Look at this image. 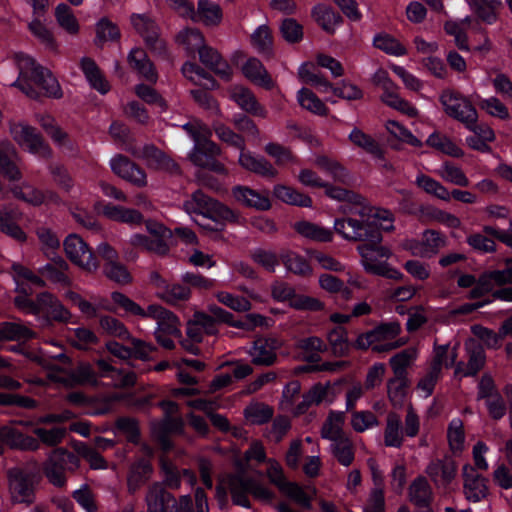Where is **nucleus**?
Here are the masks:
<instances>
[{"label":"nucleus","instance_id":"nucleus-1","mask_svg":"<svg viewBox=\"0 0 512 512\" xmlns=\"http://www.w3.org/2000/svg\"><path fill=\"white\" fill-rule=\"evenodd\" d=\"M334 230L342 238L351 242H363L357 247L361 256V263L365 271L376 274L382 262H377L374 246L382 241V233L375 221L358 220L355 217L347 216L336 219Z\"/></svg>","mask_w":512,"mask_h":512},{"label":"nucleus","instance_id":"nucleus-2","mask_svg":"<svg viewBox=\"0 0 512 512\" xmlns=\"http://www.w3.org/2000/svg\"><path fill=\"white\" fill-rule=\"evenodd\" d=\"M183 129L194 141V147L188 155L189 160L195 166L220 175H228V169L216 159L221 155L222 150L218 144L210 140V130L197 121L184 124Z\"/></svg>","mask_w":512,"mask_h":512},{"label":"nucleus","instance_id":"nucleus-3","mask_svg":"<svg viewBox=\"0 0 512 512\" xmlns=\"http://www.w3.org/2000/svg\"><path fill=\"white\" fill-rule=\"evenodd\" d=\"M111 298L114 303L119 305L127 313L140 316L142 318H152L157 321V329L155 332L165 333L167 335H179V319L171 311L166 308L152 304L143 309L140 305L134 302L121 292H113Z\"/></svg>","mask_w":512,"mask_h":512},{"label":"nucleus","instance_id":"nucleus-4","mask_svg":"<svg viewBox=\"0 0 512 512\" xmlns=\"http://www.w3.org/2000/svg\"><path fill=\"white\" fill-rule=\"evenodd\" d=\"M80 468V460L64 447L53 449L43 463V473L48 482L55 487L63 488L67 484V474Z\"/></svg>","mask_w":512,"mask_h":512},{"label":"nucleus","instance_id":"nucleus-5","mask_svg":"<svg viewBox=\"0 0 512 512\" xmlns=\"http://www.w3.org/2000/svg\"><path fill=\"white\" fill-rule=\"evenodd\" d=\"M188 214L202 215L214 222H236L238 215L228 206L204 194L201 190L192 193L191 197L183 203Z\"/></svg>","mask_w":512,"mask_h":512},{"label":"nucleus","instance_id":"nucleus-6","mask_svg":"<svg viewBox=\"0 0 512 512\" xmlns=\"http://www.w3.org/2000/svg\"><path fill=\"white\" fill-rule=\"evenodd\" d=\"M16 61L20 70V76L24 78L28 72H31V80L44 91L45 96L55 99L63 96L57 79L48 69L36 64L33 58L25 54H17Z\"/></svg>","mask_w":512,"mask_h":512},{"label":"nucleus","instance_id":"nucleus-7","mask_svg":"<svg viewBox=\"0 0 512 512\" xmlns=\"http://www.w3.org/2000/svg\"><path fill=\"white\" fill-rule=\"evenodd\" d=\"M439 100L445 113L461 122L462 124H473L478 121V113L471 101L460 92L453 89L443 90Z\"/></svg>","mask_w":512,"mask_h":512},{"label":"nucleus","instance_id":"nucleus-8","mask_svg":"<svg viewBox=\"0 0 512 512\" xmlns=\"http://www.w3.org/2000/svg\"><path fill=\"white\" fill-rule=\"evenodd\" d=\"M10 134L23 149L43 158H51L52 149L36 128L24 123H11Z\"/></svg>","mask_w":512,"mask_h":512},{"label":"nucleus","instance_id":"nucleus-9","mask_svg":"<svg viewBox=\"0 0 512 512\" xmlns=\"http://www.w3.org/2000/svg\"><path fill=\"white\" fill-rule=\"evenodd\" d=\"M11 499L15 503L30 505L35 501V475L20 467L7 472Z\"/></svg>","mask_w":512,"mask_h":512},{"label":"nucleus","instance_id":"nucleus-10","mask_svg":"<svg viewBox=\"0 0 512 512\" xmlns=\"http://www.w3.org/2000/svg\"><path fill=\"white\" fill-rule=\"evenodd\" d=\"M63 246L68 259L83 270L94 272L99 268L97 258L80 236L68 235Z\"/></svg>","mask_w":512,"mask_h":512},{"label":"nucleus","instance_id":"nucleus-11","mask_svg":"<svg viewBox=\"0 0 512 512\" xmlns=\"http://www.w3.org/2000/svg\"><path fill=\"white\" fill-rule=\"evenodd\" d=\"M131 24L144 39L149 49L158 55H166V43L159 36V27L147 14H132Z\"/></svg>","mask_w":512,"mask_h":512},{"label":"nucleus","instance_id":"nucleus-12","mask_svg":"<svg viewBox=\"0 0 512 512\" xmlns=\"http://www.w3.org/2000/svg\"><path fill=\"white\" fill-rule=\"evenodd\" d=\"M251 477H246L243 474H230L222 479L221 483L217 486L218 497H226V489L231 494L232 501L235 505L245 508L250 507L248 494H250Z\"/></svg>","mask_w":512,"mask_h":512},{"label":"nucleus","instance_id":"nucleus-13","mask_svg":"<svg viewBox=\"0 0 512 512\" xmlns=\"http://www.w3.org/2000/svg\"><path fill=\"white\" fill-rule=\"evenodd\" d=\"M133 156L145 161L149 169L179 174V165L164 151L154 144H147L132 151Z\"/></svg>","mask_w":512,"mask_h":512},{"label":"nucleus","instance_id":"nucleus-14","mask_svg":"<svg viewBox=\"0 0 512 512\" xmlns=\"http://www.w3.org/2000/svg\"><path fill=\"white\" fill-rule=\"evenodd\" d=\"M110 167L114 174L136 187L141 188L147 185V175L144 169L122 154L111 159Z\"/></svg>","mask_w":512,"mask_h":512},{"label":"nucleus","instance_id":"nucleus-15","mask_svg":"<svg viewBox=\"0 0 512 512\" xmlns=\"http://www.w3.org/2000/svg\"><path fill=\"white\" fill-rule=\"evenodd\" d=\"M468 355L467 363L460 361L456 364L454 375L456 377H472L483 369L486 363V354L482 345L470 341L466 343Z\"/></svg>","mask_w":512,"mask_h":512},{"label":"nucleus","instance_id":"nucleus-16","mask_svg":"<svg viewBox=\"0 0 512 512\" xmlns=\"http://www.w3.org/2000/svg\"><path fill=\"white\" fill-rule=\"evenodd\" d=\"M280 347L276 338L259 337L249 350L251 361L257 366H272L277 360L276 351Z\"/></svg>","mask_w":512,"mask_h":512},{"label":"nucleus","instance_id":"nucleus-17","mask_svg":"<svg viewBox=\"0 0 512 512\" xmlns=\"http://www.w3.org/2000/svg\"><path fill=\"white\" fill-rule=\"evenodd\" d=\"M463 491L466 499L479 502L488 494L487 480L478 474L473 466L465 464L462 468Z\"/></svg>","mask_w":512,"mask_h":512},{"label":"nucleus","instance_id":"nucleus-18","mask_svg":"<svg viewBox=\"0 0 512 512\" xmlns=\"http://www.w3.org/2000/svg\"><path fill=\"white\" fill-rule=\"evenodd\" d=\"M175 501L174 495L167 491L162 483L154 482L148 486L145 495L147 512H171L169 507Z\"/></svg>","mask_w":512,"mask_h":512},{"label":"nucleus","instance_id":"nucleus-19","mask_svg":"<svg viewBox=\"0 0 512 512\" xmlns=\"http://www.w3.org/2000/svg\"><path fill=\"white\" fill-rule=\"evenodd\" d=\"M426 473L436 486L447 487L456 476L457 465L450 457L436 459L429 463Z\"/></svg>","mask_w":512,"mask_h":512},{"label":"nucleus","instance_id":"nucleus-20","mask_svg":"<svg viewBox=\"0 0 512 512\" xmlns=\"http://www.w3.org/2000/svg\"><path fill=\"white\" fill-rule=\"evenodd\" d=\"M199 60L206 68L213 71L221 79L225 81L231 79L232 68L216 49L205 45V47L199 51Z\"/></svg>","mask_w":512,"mask_h":512},{"label":"nucleus","instance_id":"nucleus-21","mask_svg":"<svg viewBox=\"0 0 512 512\" xmlns=\"http://www.w3.org/2000/svg\"><path fill=\"white\" fill-rule=\"evenodd\" d=\"M194 14L192 21L207 27H217L223 19V10L220 4L213 0H199Z\"/></svg>","mask_w":512,"mask_h":512},{"label":"nucleus","instance_id":"nucleus-22","mask_svg":"<svg viewBox=\"0 0 512 512\" xmlns=\"http://www.w3.org/2000/svg\"><path fill=\"white\" fill-rule=\"evenodd\" d=\"M232 195L240 204L255 208L257 210H268L271 203L267 194H261L247 186H235L232 189Z\"/></svg>","mask_w":512,"mask_h":512},{"label":"nucleus","instance_id":"nucleus-23","mask_svg":"<svg viewBox=\"0 0 512 512\" xmlns=\"http://www.w3.org/2000/svg\"><path fill=\"white\" fill-rule=\"evenodd\" d=\"M17 159V151L10 142L0 143V173L10 181H18L22 178Z\"/></svg>","mask_w":512,"mask_h":512},{"label":"nucleus","instance_id":"nucleus-24","mask_svg":"<svg viewBox=\"0 0 512 512\" xmlns=\"http://www.w3.org/2000/svg\"><path fill=\"white\" fill-rule=\"evenodd\" d=\"M238 163L243 169L265 178H275L278 174L273 165L264 157H256L245 150L240 152Z\"/></svg>","mask_w":512,"mask_h":512},{"label":"nucleus","instance_id":"nucleus-25","mask_svg":"<svg viewBox=\"0 0 512 512\" xmlns=\"http://www.w3.org/2000/svg\"><path fill=\"white\" fill-rule=\"evenodd\" d=\"M315 22L328 34H334L336 27L342 24V16L331 6L317 4L311 10Z\"/></svg>","mask_w":512,"mask_h":512},{"label":"nucleus","instance_id":"nucleus-26","mask_svg":"<svg viewBox=\"0 0 512 512\" xmlns=\"http://www.w3.org/2000/svg\"><path fill=\"white\" fill-rule=\"evenodd\" d=\"M231 98L247 113L262 118L267 117L266 109L258 103L254 94L249 89L236 86L231 90Z\"/></svg>","mask_w":512,"mask_h":512},{"label":"nucleus","instance_id":"nucleus-27","mask_svg":"<svg viewBox=\"0 0 512 512\" xmlns=\"http://www.w3.org/2000/svg\"><path fill=\"white\" fill-rule=\"evenodd\" d=\"M174 512H209L207 495L202 488H197L194 498L182 495L173 504Z\"/></svg>","mask_w":512,"mask_h":512},{"label":"nucleus","instance_id":"nucleus-28","mask_svg":"<svg viewBox=\"0 0 512 512\" xmlns=\"http://www.w3.org/2000/svg\"><path fill=\"white\" fill-rule=\"evenodd\" d=\"M468 4L477 18L487 24L497 21L498 11L503 6L501 0H469Z\"/></svg>","mask_w":512,"mask_h":512},{"label":"nucleus","instance_id":"nucleus-29","mask_svg":"<svg viewBox=\"0 0 512 512\" xmlns=\"http://www.w3.org/2000/svg\"><path fill=\"white\" fill-rule=\"evenodd\" d=\"M128 63L146 80L150 82L157 80L156 70L143 49H132L128 55Z\"/></svg>","mask_w":512,"mask_h":512},{"label":"nucleus","instance_id":"nucleus-30","mask_svg":"<svg viewBox=\"0 0 512 512\" xmlns=\"http://www.w3.org/2000/svg\"><path fill=\"white\" fill-rule=\"evenodd\" d=\"M80 67L92 88L96 89L101 94H106L110 90L109 83L92 58L83 57L80 61Z\"/></svg>","mask_w":512,"mask_h":512},{"label":"nucleus","instance_id":"nucleus-31","mask_svg":"<svg viewBox=\"0 0 512 512\" xmlns=\"http://www.w3.org/2000/svg\"><path fill=\"white\" fill-rule=\"evenodd\" d=\"M409 499L417 507H429L433 493L425 477L419 476L409 486Z\"/></svg>","mask_w":512,"mask_h":512},{"label":"nucleus","instance_id":"nucleus-32","mask_svg":"<svg viewBox=\"0 0 512 512\" xmlns=\"http://www.w3.org/2000/svg\"><path fill=\"white\" fill-rule=\"evenodd\" d=\"M103 215L109 220L130 225L140 224L143 221V216L138 210L114 204L105 205Z\"/></svg>","mask_w":512,"mask_h":512},{"label":"nucleus","instance_id":"nucleus-33","mask_svg":"<svg viewBox=\"0 0 512 512\" xmlns=\"http://www.w3.org/2000/svg\"><path fill=\"white\" fill-rule=\"evenodd\" d=\"M243 73L244 75L250 79L252 82L266 88L272 89L274 86V82L267 70L263 66L260 60L257 58H250L243 65Z\"/></svg>","mask_w":512,"mask_h":512},{"label":"nucleus","instance_id":"nucleus-34","mask_svg":"<svg viewBox=\"0 0 512 512\" xmlns=\"http://www.w3.org/2000/svg\"><path fill=\"white\" fill-rule=\"evenodd\" d=\"M58 381L68 386L96 384L97 374L89 363H80L70 373H68L65 376L59 377Z\"/></svg>","mask_w":512,"mask_h":512},{"label":"nucleus","instance_id":"nucleus-35","mask_svg":"<svg viewBox=\"0 0 512 512\" xmlns=\"http://www.w3.org/2000/svg\"><path fill=\"white\" fill-rule=\"evenodd\" d=\"M349 140L374 158L384 160V150L381 148L380 144L361 129L354 128L349 134Z\"/></svg>","mask_w":512,"mask_h":512},{"label":"nucleus","instance_id":"nucleus-36","mask_svg":"<svg viewBox=\"0 0 512 512\" xmlns=\"http://www.w3.org/2000/svg\"><path fill=\"white\" fill-rule=\"evenodd\" d=\"M35 337V332L20 322L0 323V341H27Z\"/></svg>","mask_w":512,"mask_h":512},{"label":"nucleus","instance_id":"nucleus-37","mask_svg":"<svg viewBox=\"0 0 512 512\" xmlns=\"http://www.w3.org/2000/svg\"><path fill=\"white\" fill-rule=\"evenodd\" d=\"M153 467L147 459H140L135 462L128 475L127 483L130 492H135L143 483H145L151 476Z\"/></svg>","mask_w":512,"mask_h":512},{"label":"nucleus","instance_id":"nucleus-38","mask_svg":"<svg viewBox=\"0 0 512 512\" xmlns=\"http://www.w3.org/2000/svg\"><path fill=\"white\" fill-rule=\"evenodd\" d=\"M294 229L301 236L317 242H331L333 232L330 229L319 226L308 221L295 223Z\"/></svg>","mask_w":512,"mask_h":512},{"label":"nucleus","instance_id":"nucleus-39","mask_svg":"<svg viewBox=\"0 0 512 512\" xmlns=\"http://www.w3.org/2000/svg\"><path fill=\"white\" fill-rule=\"evenodd\" d=\"M72 448L76 452V456L80 459H84L88 462L91 469H106L107 461L101 456L96 448L89 446L88 444L81 441H74Z\"/></svg>","mask_w":512,"mask_h":512},{"label":"nucleus","instance_id":"nucleus-40","mask_svg":"<svg viewBox=\"0 0 512 512\" xmlns=\"http://www.w3.org/2000/svg\"><path fill=\"white\" fill-rule=\"evenodd\" d=\"M273 193L276 198L289 205H295L299 207L312 206V199L310 196L301 193L292 187L279 184L274 187Z\"/></svg>","mask_w":512,"mask_h":512},{"label":"nucleus","instance_id":"nucleus-41","mask_svg":"<svg viewBox=\"0 0 512 512\" xmlns=\"http://www.w3.org/2000/svg\"><path fill=\"white\" fill-rule=\"evenodd\" d=\"M344 420V412L331 411L321 428V436L325 439L331 440L332 442L345 437L342 429Z\"/></svg>","mask_w":512,"mask_h":512},{"label":"nucleus","instance_id":"nucleus-42","mask_svg":"<svg viewBox=\"0 0 512 512\" xmlns=\"http://www.w3.org/2000/svg\"><path fill=\"white\" fill-rule=\"evenodd\" d=\"M176 39L189 54L199 53L206 45L203 34L196 28H186L180 31Z\"/></svg>","mask_w":512,"mask_h":512},{"label":"nucleus","instance_id":"nucleus-43","mask_svg":"<svg viewBox=\"0 0 512 512\" xmlns=\"http://www.w3.org/2000/svg\"><path fill=\"white\" fill-rule=\"evenodd\" d=\"M251 43L258 53L266 56H273V36L267 25L259 26L251 35Z\"/></svg>","mask_w":512,"mask_h":512},{"label":"nucleus","instance_id":"nucleus-44","mask_svg":"<svg viewBox=\"0 0 512 512\" xmlns=\"http://www.w3.org/2000/svg\"><path fill=\"white\" fill-rule=\"evenodd\" d=\"M418 351L415 347H409L392 356L389 364L395 376L407 377V368L410 367L417 358Z\"/></svg>","mask_w":512,"mask_h":512},{"label":"nucleus","instance_id":"nucleus-45","mask_svg":"<svg viewBox=\"0 0 512 512\" xmlns=\"http://www.w3.org/2000/svg\"><path fill=\"white\" fill-rule=\"evenodd\" d=\"M281 260L286 269L295 275L308 277L313 273L312 267L308 261L296 252L288 251L282 254Z\"/></svg>","mask_w":512,"mask_h":512},{"label":"nucleus","instance_id":"nucleus-46","mask_svg":"<svg viewBox=\"0 0 512 512\" xmlns=\"http://www.w3.org/2000/svg\"><path fill=\"white\" fill-rule=\"evenodd\" d=\"M330 449L334 458L341 465L348 467L353 463L355 454L354 447L352 441L347 436L333 441Z\"/></svg>","mask_w":512,"mask_h":512},{"label":"nucleus","instance_id":"nucleus-47","mask_svg":"<svg viewBox=\"0 0 512 512\" xmlns=\"http://www.w3.org/2000/svg\"><path fill=\"white\" fill-rule=\"evenodd\" d=\"M297 100L300 106L317 115H327L328 108L323 101L310 89L302 88L298 91Z\"/></svg>","mask_w":512,"mask_h":512},{"label":"nucleus","instance_id":"nucleus-48","mask_svg":"<svg viewBox=\"0 0 512 512\" xmlns=\"http://www.w3.org/2000/svg\"><path fill=\"white\" fill-rule=\"evenodd\" d=\"M426 143L430 147L455 158H460L464 155L460 147H458L449 137L441 133H432L428 137Z\"/></svg>","mask_w":512,"mask_h":512},{"label":"nucleus","instance_id":"nucleus-49","mask_svg":"<svg viewBox=\"0 0 512 512\" xmlns=\"http://www.w3.org/2000/svg\"><path fill=\"white\" fill-rule=\"evenodd\" d=\"M55 18L58 25L71 35L79 32L80 26L73 10L65 3H61L55 8Z\"/></svg>","mask_w":512,"mask_h":512},{"label":"nucleus","instance_id":"nucleus-50","mask_svg":"<svg viewBox=\"0 0 512 512\" xmlns=\"http://www.w3.org/2000/svg\"><path fill=\"white\" fill-rule=\"evenodd\" d=\"M401 419L396 413H389L387 416L386 428L384 431V443L388 447H400L403 442L401 433Z\"/></svg>","mask_w":512,"mask_h":512},{"label":"nucleus","instance_id":"nucleus-51","mask_svg":"<svg viewBox=\"0 0 512 512\" xmlns=\"http://www.w3.org/2000/svg\"><path fill=\"white\" fill-rule=\"evenodd\" d=\"M160 470L163 475V484L171 489H179L181 486V470L167 456L159 458Z\"/></svg>","mask_w":512,"mask_h":512},{"label":"nucleus","instance_id":"nucleus-52","mask_svg":"<svg viewBox=\"0 0 512 512\" xmlns=\"http://www.w3.org/2000/svg\"><path fill=\"white\" fill-rule=\"evenodd\" d=\"M423 251L419 254L423 257L437 254L441 249L446 246V238L440 232L435 230H426L422 237Z\"/></svg>","mask_w":512,"mask_h":512},{"label":"nucleus","instance_id":"nucleus-53","mask_svg":"<svg viewBox=\"0 0 512 512\" xmlns=\"http://www.w3.org/2000/svg\"><path fill=\"white\" fill-rule=\"evenodd\" d=\"M159 297L168 304H176L189 300L191 289L183 282L167 284L165 289L159 294Z\"/></svg>","mask_w":512,"mask_h":512},{"label":"nucleus","instance_id":"nucleus-54","mask_svg":"<svg viewBox=\"0 0 512 512\" xmlns=\"http://www.w3.org/2000/svg\"><path fill=\"white\" fill-rule=\"evenodd\" d=\"M273 414V408L264 403H253L244 409L245 418L255 425L267 423L272 419Z\"/></svg>","mask_w":512,"mask_h":512},{"label":"nucleus","instance_id":"nucleus-55","mask_svg":"<svg viewBox=\"0 0 512 512\" xmlns=\"http://www.w3.org/2000/svg\"><path fill=\"white\" fill-rule=\"evenodd\" d=\"M33 433L37 436L40 444L43 443L49 447H56L63 442L67 435V429L60 426L52 427L51 429L36 427Z\"/></svg>","mask_w":512,"mask_h":512},{"label":"nucleus","instance_id":"nucleus-56","mask_svg":"<svg viewBox=\"0 0 512 512\" xmlns=\"http://www.w3.org/2000/svg\"><path fill=\"white\" fill-rule=\"evenodd\" d=\"M327 340L333 355L342 357L348 353L349 343L345 328L341 326L335 327L328 333Z\"/></svg>","mask_w":512,"mask_h":512},{"label":"nucleus","instance_id":"nucleus-57","mask_svg":"<svg viewBox=\"0 0 512 512\" xmlns=\"http://www.w3.org/2000/svg\"><path fill=\"white\" fill-rule=\"evenodd\" d=\"M416 184L426 193L431 194L443 201L450 200V192L439 181L425 174H420L416 178Z\"/></svg>","mask_w":512,"mask_h":512},{"label":"nucleus","instance_id":"nucleus-58","mask_svg":"<svg viewBox=\"0 0 512 512\" xmlns=\"http://www.w3.org/2000/svg\"><path fill=\"white\" fill-rule=\"evenodd\" d=\"M323 188H325V193L328 197L338 201H347L354 204V207L350 209V214H352V211H355L356 208H359L364 201V198L361 195L341 187L332 186L326 182Z\"/></svg>","mask_w":512,"mask_h":512},{"label":"nucleus","instance_id":"nucleus-59","mask_svg":"<svg viewBox=\"0 0 512 512\" xmlns=\"http://www.w3.org/2000/svg\"><path fill=\"white\" fill-rule=\"evenodd\" d=\"M213 130L217 137L224 143L239 149L240 151L245 150L246 144L245 139L242 135L234 132L230 127L223 123L216 122L213 124Z\"/></svg>","mask_w":512,"mask_h":512},{"label":"nucleus","instance_id":"nucleus-60","mask_svg":"<svg viewBox=\"0 0 512 512\" xmlns=\"http://www.w3.org/2000/svg\"><path fill=\"white\" fill-rule=\"evenodd\" d=\"M373 44L376 48L387 54L394 56H403L407 53L404 45L389 34L381 33L374 37Z\"/></svg>","mask_w":512,"mask_h":512},{"label":"nucleus","instance_id":"nucleus-61","mask_svg":"<svg viewBox=\"0 0 512 512\" xmlns=\"http://www.w3.org/2000/svg\"><path fill=\"white\" fill-rule=\"evenodd\" d=\"M408 379L404 376H395L388 380L387 390L388 397L394 406H401L406 396L408 387Z\"/></svg>","mask_w":512,"mask_h":512},{"label":"nucleus","instance_id":"nucleus-62","mask_svg":"<svg viewBox=\"0 0 512 512\" xmlns=\"http://www.w3.org/2000/svg\"><path fill=\"white\" fill-rule=\"evenodd\" d=\"M438 174L444 181L454 185L461 187H467L469 185V179L463 170L451 162H444Z\"/></svg>","mask_w":512,"mask_h":512},{"label":"nucleus","instance_id":"nucleus-63","mask_svg":"<svg viewBox=\"0 0 512 512\" xmlns=\"http://www.w3.org/2000/svg\"><path fill=\"white\" fill-rule=\"evenodd\" d=\"M99 325L108 335L121 340L130 339V332L123 322L115 317L104 315L100 317Z\"/></svg>","mask_w":512,"mask_h":512},{"label":"nucleus","instance_id":"nucleus-64","mask_svg":"<svg viewBox=\"0 0 512 512\" xmlns=\"http://www.w3.org/2000/svg\"><path fill=\"white\" fill-rule=\"evenodd\" d=\"M471 331L488 349L500 348L501 341L504 338V335H501L500 331L496 333L492 329L482 325H473Z\"/></svg>","mask_w":512,"mask_h":512}]
</instances>
